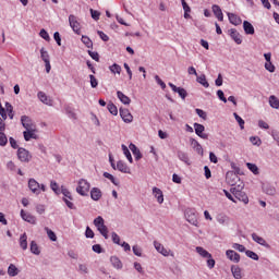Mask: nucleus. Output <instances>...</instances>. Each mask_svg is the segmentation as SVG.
<instances>
[{"mask_svg": "<svg viewBox=\"0 0 279 279\" xmlns=\"http://www.w3.org/2000/svg\"><path fill=\"white\" fill-rule=\"evenodd\" d=\"M243 184H238V186L231 187L230 193L235 197V199H239V202H243V204H250V198L247 197V194L243 192Z\"/></svg>", "mask_w": 279, "mask_h": 279, "instance_id": "1", "label": "nucleus"}, {"mask_svg": "<svg viewBox=\"0 0 279 279\" xmlns=\"http://www.w3.org/2000/svg\"><path fill=\"white\" fill-rule=\"evenodd\" d=\"M94 226L97 228L101 236H104V239H108V227L106 226L105 220L101 216H98L94 219Z\"/></svg>", "mask_w": 279, "mask_h": 279, "instance_id": "2", "label": "nucleus"}, {"mask_svg": "<svg viewBox=\"0 0 279 279\" xmlns=\"http://www.w3.org/2000/svg\"><path fill=\"white\" fill-rule=\"evenodd\" d=\"M77 184L78 185L76 187V193H78V195H82V197H87L90 191V183L85 179H81L78 180Z\"/></svg>", "mask_w": 279, "mask_h": 279, "instance_id": "3", "label": "nucleus"}, {"mask_svg": "<svg viewBox=\"0 0 279 279\" xmlns=\"http://www.w3.org/2000/svg\"><path fill=\"white\" fill-rule=\"evenodd\" d=\"M69 23L74 34H77V36H80V34H82V24H80V22L77 21V16L73 14L69 15Z\"/></svg>", "mask_w": 279, "mask_h": 279, "instance_id": "4", "label": "nucleus"}, {"mask_svg": "<svg viewBox=\"0 0 279 279\" xmlns=\"http://www.w3.org/2000/svg\"><path fill=\"white\" fill-rule=\"evenodd\" d=\"M226 182L227 184L232 186V189H234V186H236V183L240 182L239 174L233 171L227 172Z\"/></svg>", "mask_w": 279, "mask_h": 279, "instance_id": "5", "label": "nucleus"}, {"mask_svg": "<svg viewBox=\"0 0 279 279\" xmlns=\"http://www.w3.org/2000/svg\"><path fill=\"white\" fill-rule=\"evenodd\" d=\"M205 130H206V126H204L203 124H199L197 122L194 123L195 134L199 136V138H203V141H208V134L204 133Z\"/></svg>", "mask_w": 279, "mask_h": 279, "instance_id": "6", "label": "nucleus"}, {"mask_svg": "<svg viewBox=\"0 0 279 279\" xmlns=\"http://www.w3.org/2000/svg\"><path fill=\"white\" fill-rule=\"evenodd\" d=\"M17 158L21 162H29L32 160V155L25 148L17 149Z\"/></svg>", "mask_w": 279, "mask_h": 279, "instance_id": "7", "label": "nucleus"}, {"mask_svg": "<svg viewBox=\"0 0 279 279\" xmlns=\"http://www.w3.org/2000/svg\"><path fill=\"white\" fill-rule=\"evenodd\" d=\"M185 218H186V221H189V223H191L192 226H197L198 221H197V215L195 213V209H187L185 211Z\"/></svg>", "mask_w": 279, "mask_h": 279, "instance_id": "8", "label": "nucleus"}, {"mask_svg": "<svg viewBox=\"0 0 279 279\" xmlns=\"http://www.w3.org/2000/svg\"><path fill=\"white\" fill-rule=\"evenodd\" d=\"M28 189L34 193V195H40V183L36 179L28 180Z\"/></svg>", "mask_w": 279, "mask_h": 279, "instance_id": "9", "label": "nucleus"}, {"mask_svg": "<svg viewBox=\"0 0 279 279\" xmlns=\"http://www.w3.org/2000/svg\"><path fill=\"white\" fill-rule=\"evenodd\" d=\"M120 117L124 123H132L134 121V116H132L129 109L120 108Z\"/></svg>", "mask_w": 279, "mask_h": 279, "instance_id": "10", "label": "nucleus"}, {"mask_svg": "<svg viewBox=\"0 0 279 279\" xmlns=\"http://www.w3.org/2000/svg\"><path fill=\"white\" fill-rule=\"evenodd\" d=\"M168 86H170V88L173 90V93H178V95H179V97H181V99H186V97L189 96V93L183 87H178L173 83H169Z\"/></svg>", "mask_w": 279, "mask_h": 279, "instance_id": "11", "label": "nucleus"}, {"mask_svg": "<svg viewBox=\"0 0 279 279\" xmlns=\"http://www.w3.org/2000/svg\"><path fill=\"white\" fill-rule=\"evenodd\" d=\"M21 123L25 130L36 129V125H34V121H32V118H29L27 116L21 117Z\"/></svg>", "mask_w": 279, "mask_h": 279, "instance_id": "12", "label": "nucleus"}, {"mask_svg": "<svg viewBox=\"0 0 279 279\" xmlns=\"http://www.w3.org/2000/svg\"><path fill=\"white\" fill-rule=\"evenodd\" d=\"M262 191L263 193H265L266 195H276V186H274V184L266 182L262 184Z\"/></svg>", "mask_w": 279, "mask_h": 279, "instance_id": "13", "label": "nucleus"}, {"mask_svg": "<svg viewBox=\"0 0 279 279\" xmlns=\"http://www.w3.org/2000/svg\"><path fill=\"white\" fill-rule=\"evenodd\" d=\"M226 256L231 263H241V255L233 250H227Z\"/></svg>", "mask_w": 279, "mask_h": 279, "instance_id": "14", "label": "nucleus"}, {"mask_svg": "<svg viewBox=\"0 0 279 279\" xmlns=\"http://www.w3.org/2000/svg\"><path fill=\"white\" fill-rule=\"evenodd\" d=\"M21 218L23 221H27V223H32L33 226H36V216L24 211L23 209L21 210Z\"/></svg>", "mask_w": 279, "mask_h": 279, "instance_id": "15", "label": "nucleus"}, {"mask_svg": "<svg viewBox=\"0 0 279 279\" xmlns=\"http://www.w3.org/2000/svg\"><path fill=\"white\" fill-rule=\"evenodd\" d=\"M229 36H231L232 40H234L236 45H241L243 43L241 34L236 32V28L229 29Z\"/></svg>", "mask_w": 279, "mask_h": 279, "instance_id": "16", "label": "nucleus"}, {"mask_svg": "<svg viewBox=\"0 0 279 279\" xmlns=\"http://www.w3.org/2000/svg\"><path fill=\"white\" fill-rule=\"evenodd\" d=\"M227 16L229 19V22L231 23V25H241V23H243V20H241V16L234 14V13H227Z\"/></svg>", "mask_w": 279, "mask_h": 279, "instance_id": "17", "label": "nucleus"}, {"mask_svg": "<svg viewBox=\"0 0 279 279\" xmlns=\"http://www.w3.org/2000/svg\"><path fill=\"white\" fill-rule=\"evenodd\" d=\"M190 143H191L193 149H195V151H196L199 156H204V148L202 147V144H199V142H197V140H195V138H190Z\"/></svg>", "mask_w": 279, "mask_h": 279, "instance_id": "18", "label": "nucleus"}, {"mask_svg": "<svg viewBox=\"0 0 279 279\" xmlns=\"http://www.w3.org/2000/svg\"><path fill=\"white\" fill-rule=\"evenodd\" d=\"M153 195L157 199L158 204H162L165 202V194H162V190L153 187Z\"/></svg>", "mask_w": 279, "mask_h": 279, "instance_id": "19", "label": "nucleus"}, {"mask_svg": "<svg viewBox=\"0 0 279 279\" xmlns=\"http://www.w3.org/2000/svg\"><path fill=\"white\" fill-rule=\"evenodd\" d=\"M154 247L162 256H169V251L160 242L154 241Z\"/></svg>", "mask_w": 279, "mask_h": 279, "instance_id": "20", "label": "nucleus"}, {"mask_svg": "<svg viewBox=\"0 0 279 279\" xmlns=\"http://www.w3.org/2000/svg\"><path fill=\"white\" fill-rule=\"evenodd\" d=\"M37 97L41 101V104H45L46 106H52L51 98H49L48 95L44 92H38Z\"/></svg>", "mask_w": 279, "mask_h": 279, "instance_id": "21", "label": "nucleus"}, {"mask_svg": "<svg viewBox=\"0 0 279 279\" xmlns=\"http://www.w3.org/2000/svg\"><path fill=\"white\" fill-rule=\"evenodd\" d=\"M117 97L121 101V104H123L124 106H130V104H132V99L125 96V94H123V92L121 90L117 92Z\"/></svg>", "mask_w": 279, "mask_h": 279, "instance_id": "22", "label": "nucleus"}, {"mask_svg": "<svg viewBox=\"0 0 279 279\" xmlns=\"http://www.w3.org/2000/svg\"><path fill=\"white\" fill-rule=\"evenodd\" d=\"M129 149L132 151L135 160H141V158H143V154L141 153V149H138V147H136L134 144H130L129 145Z\"/></svg>", "mask_w": 279, "mask_h": 279, "instance_id": "23", "label": "nucleus"}, {"mask_svg": "<svg viewBox=\"0 0 279 279\" xmlns=\"http://www.w3.org/2000/svg\"><path fill=\"white\" fill-rule=\"evenodd\" d=\"M101 190L99 187H93L90 190V197L94 202H99L101 199Z\"/></svg>", "mask_w": 279, "mask_h": 279, "instance_id": "24", "label": "nucleus"}, {"mask_svg": "<svg viewBox=\"0 0 279 279\" xmlns=\"http://www.w3.org/2000/svg\"><path fill=\"white\" fill-rule=\"evenodd\" d=\"M252 239H253V241H255V243H258V245H263V247H267V248L270 247L269 243H267V241H265L263 239V236H260V235H258L256 233H252Z\"/></svg>", "mask_w": 279, "mask_h": 279, "instance_id": "25", "label": "nucleus"}, {"mask_svg": "<svg viewBox=\"0 0 279 279\" xmlns=\"http://www.w3.org/2000/svg\"><path fill=\"white\" fill-rule=\"evenodd\" d=\"M213 13L215 14L216 19L218 21L222 22L223 21V11H221V7L214 4L211 7Z\"/></svg>", "mask_w": 279, "mask_h": 279, "instance_id": "26", "label": "nucleus"}, {"mask_svg": "<svg viewBox=\"0 0 279 279\" xmlns=\"http://www.w3.org/2000/svg\"><path fill=\"white\" fill-rule=\"evenodd\" d=\"M24 141H32V138H38V135H36V129L26 130L23 132Z\"/></svg>", "mask_w": 279, "mask_h": 279, "instance_id": "27", "label": "nucleus"}, {"mask_svg": "<svg viewBox=\"0 0 279 279\" xmlns=\"http://www.w3.org/2000/svg\"><path fill=\"white\" fill-rule=\"evenodd\" d=\"M216 220L218 223H220V226H228V223H230V217H228L226 214H218Z\"/></svg>", "mask_w": 279, "mask_h": 279, "instance_id": "28", "label": "nucleus"}, {"mask_svg": "<svg viewBox=\"0 0 279 279\" xmlns=\"http://www.w3.org/2000/svg\"><path fill=\"white\" fill-rule=\"evenodd\" d=\"M117 169L121 173H131V170H130V167H128V163L121 160L117 162Z\"/></svg>", "mask_w": 279, "mask_h": 279, "instance_id": "29", "label": "nucleus"}, {"mask_svg": "<svg viewBox=\"0 0 279 279\" xmlns=\"http://www.w3.org/2000/svg\"><path fill=\"white\" fill-rule=\"evenodd\" d=\"M177 156L181 162H184L185 165H191V161L189 159V155L182 150L177 151Z\"/></svg>", "mask_w": 279, "mask_h": 279, "instance_id": "30", "label": "nucleus"}, {"mask_svg": "<svg viewBox=\"0 0 279 279\" xmlns=\"http://www.w3.org/2000/svg\"><path fill=\"white\" fill-rule=\"evenodd\" d=\"M110 263L114 269H123V263H121V259L117 256H111Z\"/></svg>", "mask_w": 279, "mask_h": 279, "instance_id": "31", "label": "nucleus"}, {"mask_svg": "<svg viewBox=\"0 0 279 279\" xmlns=\"http://www.w3.org/2000/svg\"><path fill=\"white\" fill-rule=\"evenodd\" d=\"M196 253L202 256V258H213V254H210L208 251H206L202 246H196Z\"/></svg>", "mask_w": 279, "mask_h": 279, "instance_id": "32", "label": "nucleus"}, {"mask_svg": "<svg viewBox=\"0 0 279 279\" xmlns=\"http://www.w3.org/2000/svg\"><path fill=\"white\" fill-rule=\"evenodd\" d=\"M243 29H244L245 34L251 35V36H253V34L255 32L254 25H252V23H250L247 21L243 22Z\"/></svg>", "mask_w": 279, "mask_h": 279, "instance_id": "33", "label": "nucleus"}, {"mask_svg": "<svg viewBox=\"0 0 279 279\" xmlns=\"http://www.w3.org/2000/svg\"><path fill=\"white\" fill-rule=\"evenodd\" d=\"M241 267H239V266H231V272H232V276H233V278H235V279H241V278H243V275H241Z\"/></svg>", "mask_w": 279, "mask_h": 279, "instance_id": "34", "label": "nucleus"}, {"mask_svg": "<svg viewBox=\"0 0 279 279\" xmlns=\"http://www.w3.org/2000/svg\"><path fill=\"white\" fill-rule=\"evenodd\" d=\"M196 82L198 84H201L202 86H204V88H208L210 86V84L206 80V74H202V75L197 76Z\"/></svg>", "mask_w": 279, "mask_h": 279, "instance_id": "35", "label": "nucleus"}, {"mask_svg": "<svg viewBox=\"0 0 279 279\" xmlns=\"http://www.w3.org/2000/svg\"><path fill=\"white\" fill-rule=\"evenodd\" d=\"M122 151L126 157V159L129 160V162L132 165V162H134V159L132 158V153H130V148H128L125 144H122Z\"/></svg>", "mask_w": 279, "mask_h": 279, "instance_id": "36", "label": "nucleus"}, {"mask_svg": "<svg viewBox=\"0 0 279 279\" xmlns=\"http://www.w3.org/2000/svg\"><path fill=\"white\" fill-rule=\"evenodd\" d=\"M269 106L270 108H275V110H278L279 108V99L275 95H271L269 97Z\"/></svg>", "mask_w": 279, "mask_h": 279, "instance_id": "37", "label": "nucleus"}, {"mask_svg": "<svg viewBox=\"0 0 279 279\" xmlns=\"http://www.w3.org/2000/svg\"><path fill=\"white\" fill-rule=\"evenodd\" d=\"M31 252L32 254H35V256H40V247H38L36 241L31 242Z\"/></svg>", "mask_w": 279, "mask_h": 279, "instance_id": "38", "label": "nucleus"}, {"mask_svg": "<svg viewBox=\"0 0 279 279\" xmlns=\"http://www.w3.org/2000/svg\"><path fill=\"white\" fill-rule=\"evenodd\" d=\"M8 275L11 276V278H14V276H19V268L14 264H10L8 268Z\"/></svg>", "mask_w": 279, "mask_h": 279, "instance_id": "39", "label": "nucleus"}, {"mask_svg": "<svg viewBox=\"0 0 279 279\" xmlns=\"http://www.w3.org/2000/svg\"><path fill=\"white\" fill-rule=\"evenodd\" d=\"M107 110H109L110 114H113V117H117L119 114V109L117 106L112 102H109L107 105Z\"/></svg>", "mask_w": 279, "mask_h": 279, "instance_id": "40", "label": "nucleus"}, {"mask_svg": "<svg viewBox=\"0 0 279 279\" xmlns=\"http://www.w3.org/2000/svg\"><path fill=\"white\" fill-rule=\"evenodd\" d=\"M60 193H62V195L64 196L65 199L73 201V195H71V191H69V189L64 187V185L61 186Z\"/></svg>", "mask_w": 279, "mask_h": 279, "instance_id": "41", "label": "nucleus"}, {"mask_svg": "<svg viewBox=\"0 0 279 279\" xmlns=\"http://www.w3.org/2000/svg\"><path fill=\"white\" fill-rule=\"evenodd\" d=\"M20 247H22L23 250H27V233H23L20 236Z\"/></svg>", "mask_w": 279, "mask_h": 279, "instance_id": "42", "label": "nucleus"}, {"mask_svg": "<svg viewBox=\"0 0 279 279\" xmlns=\"http://www.w3.org/2000/svg\"><path fill=\"white\" fill-rule=\"evenodd\" d=\"M246 167H247L248 171H251L252 173H254V175H258V173H260V172L258 171V166H256V163L247 162V163H246Z\"/></svg>", "mask_w": 279, "mask_h": 279, "instance_id": "43", "label": "nucleus"}, {"mask_svg": "<svg viewBox=\"0 0 279 279\" xmlns=\"http://www.w3.org/2000/svg\"><path fill=\"white\" fill-rule=\"evenodd\" d=\"M8 145V135H5V131H0V147H5Z\"/></svg>", "mask_w": 279, "mask_h": 279, "instance_id": "44", "label": "nucleus"}, {"mask_svg": "<svg viewBox=\"0 0 279 279\" xmlns=\"http://www.w3.org/2000/svg\"><path fill=\"white\" fill-rule=\"evenodd\" d=\"M5 110L8 112L9 118L14 119V107H12V104L5 102Z\"/></svg>", "mask_w": 279, "mask_h": 279, "instance_id": "45", "label": "nucleus"}, {"mask_svg": "<svg viewBox=\"0 0 279 279\" xmlns=\"http://www.w3.org/2000/svg\"><path fill=\"white\" fill-rule=\"evenodd\" d=\"M233 117L235 121H238L241 130H245V120H243V118H241L236 112L233 113Z\"/></svg>", "mask_w": 279, "mask_h": 279, "instance_id": "46", "label": "nucleus"}, {"mask_svg": "<svg viewBox=\"0 0 279 279\" xmlns=\"http://www.w3.org/2000/svg\"><path fill=\"white\" fill-rule=\"evenodd\" d=\"M81 40L83 45L87 47V49H93V40H90L88 36H82Z\"/></svg>", "mask_w": 279, "mask_h": 279, "instance_id": "47", "label": "nucleus"}, {"mask_svg": "<svg viewBox=\"0 0 279 279\" xmlns=\"http://www.w3.org/2000/svg\"><path fill=\"white\" fill-rule=\"evenodd\" d=\"M104 178H107V180H110L114 186H119V181L114 178V175L110 174L109 172H104Z\"/></svg>", "mask_w": 279, "mask_h": 279, "instance_id": "48", "label": "nucleus"}, {"mask_svg": "<svg viewBox=\"0 0 279 279\" xmlns=\"http://www.w3.org/2000/svg\"><path fill=\"white\" fill-rule=\"evenodd\" d=\"M109 71H111V73L121 75V65L113 63L111 66H109Z\"/></svg>", "mask_w": 279, "mask_h": 279, "instance_id": "49", "label": "nucleus"}, {"mask_svg": "<svg viewBox=\"0 0 279 279\" xmlns=\"http://www.w3.org/2000/svg\"><path fill=\"white\" fill-rule=\"evenodd\" d=\"M45 231L47 232L48 239H50V241H58V236L56 235V232H53L51 229L46 227Z\"/></svg>", "mask_w": 279, "mask_h": 279, "instance_id": "50", "label": "nucleus"}, {"mask_svg": "<svg viewBox=\"0 0 279 279\" xmlns=\"http://www.w3.org/2000/svg\"><path fill=\"white\" fill-rule=\"evenodd\" d=\"M65 110V114L70 117V119H77L75 112H73V109L71 108V106H65L64 107Z\"/></svg>", "mask_w": 279, "mask_h": 279, "instance_id": "51", "label": "nucleus"}, {"mask_svg": "<svg viewBox=\"0 0 279 279\" xmlns=\"http://www.w3.org/2000/svg\"><path fill=\"white\" fill-rule=\"evenodd\" d=\"M40 58L44 60V62H50L49 60V52L45 50V48L40 49Z\"/></svg>", "mask_w": 279, "mask_h": 279, "instance_id": "52", "label": "nucleus"}, {"mask_svg": "<svg viewBox=\"0 0 279 279\" xmlns=\"http://www.w3.org/2000/svg\"><path fill=\"white\" fill-rule=\"evenodd\" d=\"M250 142L252 143V145H256V147H260V145H263V142L259 140L258 136H251Z\"/></svg>", "mask_w": 279, "mask_h": 279, "instance_id": "53", "label": "nucleus"}, {"mask_svg": "<svg viewBox=\"0 0 279 279\" xmlns=\"http://www.w3.org/2000/svg\"><path fill=\"white\" fill-rule=\"evenodd\" d=\"M50 189L53 191V193H56V195H60V187L58 185V182L51 181Z\"/></svg>", "mask_w": 279, "mask_h": 279, "instance_id": "54", "label": "nucleus"}, {"mask_svg": "<svg viewBox=\"0 0 279 279\" xmlns=\"http://www.w3.org/2000/svg\"><path fill=\"white\" fill-rule=\"evenodd\" d=\"M245 255L248 258H252V260H258V254H256L254 251H245Z\"/></svg>", "mask_w": 279, "mask_h": 279, "instance_id": "55", "label": "nucleus"}, {"mask_svg": "<svg viewBox=\"0 0 279 279\" xmlns=\"http://www.w3.org/2000/svg\"><path fill=\"white\" fill-rule=\"evenodd\" d=\"M89 82H90L92 88H97V86H99V82L93 74L89 75Z\"/></svg>", "mask_w": 279, "mask_h": 279, "instance_id": "56", "label": "nucleus"}, {"mask_svg": "<svg viewBox=\"0 0 279 279\" xmlns=\"http://www.w3.org/2000/svg\"><path fill=\"white\" fill-rule=\"evenodd\" d=\"M85 236L86 239H95V232L93 229H90V227H86Z\"/></svg>", "mask_w": 279, "mask_h": 279, "instance_id": "57", "label": "nucleus"}, {"mask_svg": "<svg viewBox=\"0 0 279 279\" xmlns=\"http://www.w3.org/2000/svg\"><path fill=\"white\" fill-rule=\"evenodd\" d=\"M39 36L41 38H44V40H47V43H49V40H51V37H49V33H47L45 31V28H43L40 32H39Z\"/></svg>", "mask_w": 279, "mask_h": 279, "instance_id": "58", "label": "nucleus"}, {"mask_svg": "<svg viewBox=\"0 0 279 279\" xmlns=\"http://www.w3.org/2000/svg\"><path fill=\"white\" fill-rule=\"evenodd\" d=\"M89 12L94 21H99V16H101V13L99 11L90 9Z\"/></svg>", "mask_w": 279, "mask_h": 279, "instance_id": "59", "label": "nucleus"}, {"mask_svg": "<svg viewBox=\"0 0 279 279\" xmlns=\"http://www.w3.org/2000/svg\"><path fill=\"white\" fill-rule=\"evenodd\" d=\"M265 69H266V71H269V73H274L276 71V65H274V63H271V61L266 62Z\"/></svg>", "mask_w": 279, "mask_h": 279, "instance_id": "60", "label": "nucleus"}, {"mask_svg": "<svg viewBox=\"0 0 279 279\" xmlns=\"http://www.w3.org/2000/svg\"><path fill=\"white\" fill-rule=\"evenodd\" d=\"M64 204L70 208V210H76L75 204L69 198H63Z\"/></svg>", "mask_w": 279, "mask_h": 279, "instance_id": "61", "label": "nucleus"}, {"mask_svg": "<svg viewBox=\"0 0 279 279\" xmlns=\"http://www.w3.org/2000/svg\"><path fill=\"white\" fill-rule=\"evenodd\" d=\"M195 112L196 114L201 118V119H204V121H206L207 119V114H206V111L202 110V109H195Z\"/></svg>", "mask_w": 279, "mask_h": 279, "instance_id": "62", "label": "nucleus"}, {"mask_svg": "<svg viewBox=\"0 0 279 279\" xmlns=\"http://www.w3.org/2000/svg\"><path fill=\"white\" fill-rule=\"evenodd\" d=\"M232 247H233V250H236L238 252H246V250L243 246V244L233 243Z\"/></svg>", "mask_w": 279, "mask_h": 279, "instance_id": "63", "label": "nucleus"}, {"mask_svg": "<svg viewBox=\"0 0 279 279\" xmlns=\"http://www.w3.org/2000/svg\"><path fill=\"white\" fill-rule=\"evenodd\" d=\"M78 271L80 274H88V266H86V264H80Z\"/></svg>", "mask_w": 279, "mask_h": 279, "instance_id": "64", "label": "nucleus"}]
</instances>
